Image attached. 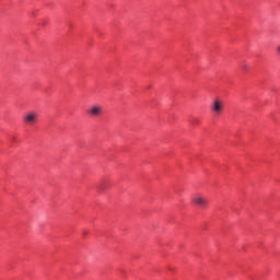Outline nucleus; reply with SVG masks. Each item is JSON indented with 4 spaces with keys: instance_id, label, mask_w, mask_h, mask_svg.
Here are the masks:
<instances>
[{
    "instance_id": "1",
    "label": "nucleus",
    "mask_w": 280,
    "mask_h": 280,
    "mask_svg": "<svg viewBox=\"0 0 280 280\" xmlns=\"http://www.w3.org/2000/svg\"><path fill=\"white\" fill-rule=\"evenodd\" d=\"M22 120L26 126H34L38 121V113L28 112L23 116Z\"/></svg>"
},
{
    "instance_id": "2",
    "label": "nucleus",
    "mask_w": 280,
    "mask_h": 280,
    "mask_svg": "<svg viewBox=\"0 0 280 280\" xmlns=\"http://www.w3.org/2000/svg\"><path fill=\"white\" fill-rule=\"evenodd\" d=\"M210 109L212 110L213 115H222V112L224 110V103L221 100L215 98L210 104Z\"/></svg>"
},
{
    "instance_id": "3",
    "label": "nucleus",
    "mask_w": 280,
    "mask_h": 280,
    "mask_svg": "<svg viewBox=\"0 0 280 280\" xmlns=\"http://www.w3.org/2000/svg\"><path fill=\"white\" fill-rule=\"evenodd\" d=\"M191 202L196 205L197 207H200L201 209H205L207 205H209V201L207 200L206 196H202L200 194H196L191 197Z\"/></svg>"
},
{
    "instance_id": "4",
    "label": "nucleus",
    "mask_w": 280,
    "mask_h": 280,
    "mask_svg": "<svg viewBox=\"0 0 280 280\" xmlns=\"http://www.w3.org/2000/svg\"><path fill=\"white\" fill-rule=\"evenodd\" d=\"M104 113V107L102 105L94 104L88 108V115L91 117H101Z\"/></svg>"
},
{
    "instance_id": "5",
    "label": "nucleus",
    "mask_w": 280,
    "mask_h": 280,
    "mask_svg": "<svg viewBox=\"0 0 280 280\" xmlns=\"http://www.w3.org/2000/svg\"><path fill=\"white\" fill-rule=\"evenodd\" d=\"M192 124H194L195 126H198V124H200V120H199L198 118H195V119L192 120Z\"/></svg>"
},
{
    "instance_id": "6",
    "label": "nucleus",
    "mask_w": 280,
    "mask_h": 280,
    "mask_svg": "<svg viewBox=\"0 0 280 280\" xmlns=\"http://www.w3.org/2000/svg\"><path fill=\"white\" fill-rule=\"evenodd\" d=\"M276 51H277L278 56H280V44L277 46Z\"/></svg>"
},
{
    "instance_id": "7",
    "label": "nucleus",
    "mask_w": 280,
    "mask_h": 280,
    "mask_svg": "<svg viewBox=\"0 0 280 280\" xmlns=\"http://www.w3.org/2000/svg\"><path fill=\"white\" fill-rule=\"evenodd\" d=\"M241 69H242L243 71H246V69H248V67H247L246 65H243V66H241Z\"/></svg>"
}]
</instances>
